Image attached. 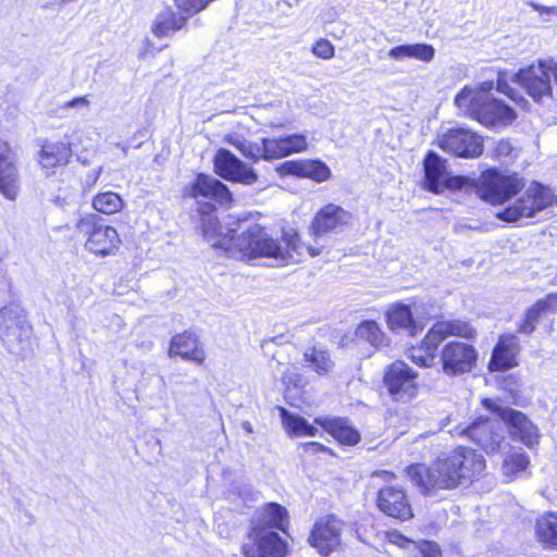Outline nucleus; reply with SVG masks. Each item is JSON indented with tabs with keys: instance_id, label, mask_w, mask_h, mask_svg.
Returning <instances> with one entry per match:
<instances>
[{
	"instance_id": "obj_1",
	"label": "nucleus",
	"mask_w": 557,
	"mask_h": 557,
	"mask_svg": "<svg viewBox=\"0 0 557 557\" xmlns=\"http://www.w3.org/2000/svg\"><path fill=\"white\" fill-rule=\"evenodd\" d=\"M213 209L210 203L201 209L202 234L212 247L222 248L234 258L245 261L269 259L280 265H289L300 262L306 252L311 257L322 252L319 247L306 246L293 227H284L281 237L274 238L248 215L228 216L221 225L211 214Z\"/></svg>"
},
{
	"instance_id": "obj_2",
	"label": "nucleus",
	"mask_w": 557,
	"mask_h": 557,
	"mask_svg": "<svg viewBox=\"0 0 557 557\" xmlns=\"http://www.w3.org/2000/svg\"><path fill=\"white\" fill-rule=\"evenodd\" d=\"M471 449L458 448L438 457L431 467L413 465L407 468V474L423 492L434 488H455L463 480H470L476 470H482L484 460L474 462Z\"/></svg>"
},
{
	"instance_id": "obj_3",
	"label": "nucleus",
	"mask_w": 557,
	"mask_h": 557,
	"mask_svg": "<svg viewBox=\"0 0 557 557\" xmlns=\"http://www.w3.org/2000/svg\"><path fill=\"white\" fill-rule=\"evenodd\" d=\"M550 72L557 83V64L547 66L542 60L531 64L518 73L498 71L495 89L511 100L518 102L523 99L519 87H522L536 101L550 94Z\"/></svg>"
},
{
	"instance_id": "obj_4",
	"label": "nucleus",
	"mask_w": 557,
	"mask_h": 557,
	"mask_svg": "<svg viewBox=\"0 0 557 557\" xmlns=\"http://www.w3.org/2000/svg\"><path fill=\"white\" fill-rule=\"evenodd\" d=\"M74 230L76 237L84 239V249L96 257L114 256L121 247L122 240L116 228L104 224L97 214L81 215Z\"/></svg>"
},
{
	"instance_id": "obj_5",
	"label": "nucleus",
	"mask_w": 557,
	"mask_h": 557,
	"mask_svg": "<svg viewBox=\"0 0 557 557\" xmlns=\"http://www.w3.org/2000/svg\"><path fill=\"white\" fill-rule=\"evenodd\" d=\"M424 178L425 187L435 194L448 189H468L473 187L476 190L479 197L487 201V174L486 171H482L478 180L466 176H454L449 177L446 161L442 159L437 153L430 151L424 159Z\"/></svg>"
},
{
	"instance_id": "obj_6",
	"label": "nucleus",
	"mask_w": 557,
	"mask_h": 557,
	"mask_svg": "<svg viewBox=\"0 0 557 557\" xmlns=\"http://www.w3.org/2000/svg\"><path fill=\"white\" fill-rule=\"evenodd\" d=\"M557 206V195L554 190L539 182H532L525 191L504 210L494 215L505 222H517L521 219L536 216L537 213Z\"/></svg>"
},
{
	"instance_id": "obj_7",
	"label": "nucleus",
	"mask_w": 557,
	"mask_h": 557,
	"mask_svg": "<svg viewBox=\"0 0 557 557\" xmlns=\"http://www.w3.org/2000/svg\"><path fill=\"white\" fill-rule=\"evenodd\" d=\"M474 330L466 322L440 321L436 322L425 335L421 347L412 348L410 359L420 367H431L436 358L435 351L438 345L448 336L470 338Z\"/></svg>"
},
{
	"instance_id": "obj_8",
	"label": "nucleus",
	"mask_w": 557,
	"mask_h": 557,
	"mask_svg": "<svg viewBox=\"0 0 557 557\" xmlns=\"http://www.w3.org/2000/svg\"><path fill=\"white\" fill-rule=\"evenodd\" d=\"M287 543L272 529L252 525L242 545L245 557H286Z\"/></svg>"
},
{
	"instance_id": "obj_9",
	"label": "nucleus",
	"mask_w": 557,
	"mask_h": 557,
	"mask_svg": "<svg viewBox=\"0 0 557 557\" xmlns=\"http://www.w3.org/2000/svg\"><path fill=\"white\" fill-rule=\"evenodd\" d=\"M30 336V326L20 307L10 305L0 311V337L8 348L20 354Z\"/></svg>"
},
{
	"instance_id": "obj_10",
	"label": "nucleus",
	"mask_w": 557,
	"mask_h": 557,
	"mask_svg": "<svg viewBox=\"0 0 557 557\" xmlns=\"http://www.w3.org/2000/svg\"><path fill=\"white\" fill-rule=\"evenodd\" d=\"M490 414L500 420L509 435L527 446L537 441V429L533 422L521 411L510 407H503L490 399Z\"/></svg>"
},
{
	"instance_id": "obj_11",
	"label": "nucleus",
	"mask_w": 557,
	"mask_h": 557,
	"mask_svg": "<svg viewBox=\"0 0 557 557\" xmlns=\"http://www.w3.org/2000/svg\"><path fill=\"white\" fill-rule=\"evenodd\" d=\"M21 187L17 151L8 140L0 138V194L7 200L15 201Z\"/></svg>"
},
{
	"instance_id": "obj_12",
	"label": "nucleus",
	"mask_w": 557,
	"mask_h": 557,
	"mask_svg": "<svg viewBox=\"0 0 557 557\" xmlns=\"http://www.w3.org/2000/svg\"><path fill=\"white\" fill-rule=\"evenodd\" d=\"M418 373L407 363L395 361L386 368L384 383L397 401H409L418 394Z\"/></svg>"
},
{
	"instance_id": "obj_13",
	"label": "nucleus",
	"mask_w": 557,
	"mask_h": 557,
	"mask_svg": "<svg viewBox=\"0 0 557 557\" xmlns=\"http://www.w3.org/2000/svg\"><path fill=\"white\" fill-rule=\"evenodd\" d=\"M344 522L335 516L319 519L311 530L309 543L318 553L327 557L336 552L342 544Z\"/></svg>"
},
{
	"instance_id": "obj_14",
	"label": "nucleus",
	"mask_w": 557,
	"mask_h": 557,
	"mask_svg": "<svg viewBox=\"0 0 557 557\" xmlns=\"http://www.w3.org/2000/svg\"><path fill=\"white\" fill-rule=\"evenodd\" d=\"M455 106L467 116L487 125V87L486 83L465 86L454 99Z\"/></svg>"
},
{
	"instance_id": "obj_15",
	"label": "nucleus",
	"mask_w": 557,
	"mask_h": 557,
	"mask_svg": "<svg viewBox=\"0 0 557 557\" xmlns=\"http://www.w3.org/2000/svg\"><path fill=\"white\" fill-rule=\"evenodd\" d=\"M483 138L463 128H453L438 137V146L457 157L474 158L483 151Z\"/></svg>"
},
{
	"instance_id": "obj_16",
	"label": "nucleus",
	"mask_w": 557,
	"mask_h": 557,
	"mask_svg": "<svg viewBox=\"0 0 557 557\" xmlns=\"http://www.w3.org/2000/svg\"><path fill=\"white\" fill-rule=\"evenodd\" d=\"M507 447L509 449L502 461L500 472L506 482H512L528 469L529 457L521 448L511 447L504 435L490 432V450L500 451Z\"/></svg>"
},
{
	"instance_id": "obj_17",
	"label": "nucleus",
	"mask_w": 557,
	"mask_h": 557,
	"mask_svg": "<svg viewBox=\"0 0 557 557\" xmlns=\"http://www.w3.org/2000/svg\"><path fill=\"white\" fill-rule=\"evenodd\" d=\"M213 164L215 173L224 180L244 185H252L258 180L251 166L224 148L216 151Z\"/></svg>"
},
{
	"instance_id": "obj_18",
	"label": "nucleus",
	"mask_w": 557,
	"mask_h": 557,
	"mask_svg": "<svg viewBox=\"0 0 557 557\" xmlns=\"http://www.w3.org/2000/svg\"><path fill=\"white\" fill-rule=\"evenodd\" d=\"M376 506L386 516L407 521L413 517L412 508L404 488L387 485L379 490Z\"/></svg>"
},
{
	"instance_id": "obj_19",
	"label": "nucleus",
	"mask_w": 557,
	"mask_h": 557,
	"mask_svg": "<svg viewBox=\"0 0 557 557\" xmlns=\"http://www.w3.org/2000/svg\"><path fill=\"white\" fill-rule=\"evenodd\" d=\"M443 371L449 375L469 372L475 363L476 352L468 344L448 343L442 351Z\"/></svg>"
},
{
	"instance_id": "obj_20",
	"label": "nucleus",
	"mask_w": 557,
	"mask_h": 557,
	"mask_svg": "<svg viewBox=\"0 0 557 557\" xmlns=\"http://www.w3.org/2000/svg\"><path fill=\"white\" fill-rule=\"evenodd\" d=\"M521 345L515 334L499 335L490 358V372L507 371L519 366Z\"/></svg>"
},
{
	"instance_id": "obj_21",
	"label": "nucleus",
	"mask_w": 557,
	"mask_h": 557,
	"mask_svg": "<svg viewBox=\"0 0 557 557\" xmlns=\"http://www.w3.org/2000/svg\"><path fill=\"white\" fill-rule=\"evenodd\" d=\"M524 186L517 173H500L490 169V203H503L517 195Z\"/></svg>"
},
{
	"instance_id": "obj_22",
	"label": "nucleus",
	"mask_w": 557,
	"mask_h": 557,
	"mask_svg": "<svg viewBox=\"0 0 557 557\" xmlns=\"http://www.w3.org/2000/svg\"><path fill=\"white\" fill-rule=\"evenodd\" d=\"M351 215L342 207L330 203L320 209L311 223V231L314 236H322L332 231L347 225Z\"/></svg>"
},
{
	"instance_id": "obj_23",
	"label": "nucleus",
	"mask_w": 557,
	"mask_h": 557,
	"mask_svg": "<svg viewBox=\"0 0 557 557\" xmlns=\"http://www.w3.org/2000/svg\"><path fill=\"white\" fill-rule=\"evenodd\" d=\"M281 175H295L322 183L331 177L330 168L319 160L286 161L277 168Z\"/></svg>"
},
{
	"instance_id": "obj_24",
	"label": "nucleus",
	"mask_w": 557,
	"mask_h": 557,
	"mask_svg": "<svg viewBox=\"0 0 557 557\" xmlns=\"http://www.w3.org/2000/svg\"><path fill=\"white\" fill-rule=\"evenodd\" d=\"M308 148L307 138L304 135H288L280 138H264V160L285 158L293 153H299Z\"/></svg>"
},
{
	"instance_id": "obj_25",
	"label": "nucleus",
	"mask_w": 557,
	"mask_h": 557,
	"mask_svg": "<svg viewBox=\"0 0 557 557\" xmlns=\"http://www.w3.org/2000/svg\"><path fill=\"white\" fill-rule=\"evenodd\" d=\"M193 15L188 12H175L171 7L166 5L160 10L150 26V30L157 38H165L171 34L181 30Z\"/></svg>"
},
{
	"instance_id": "obj_26",
	"label": "nucleus",
	"mask_w": 557,
	"mask_h": 557,
	"mask_svg": "<svg viewBox=\"0 0 557 557\" xmlns=\"http://www.w3.org/2000/svg\"><path fill=\"white\" fill-rule=\"evenodd\" d=\"M190 196L212 199L220 205H227L232 200V195L223 183L205 174L197 176L190 188Z\"/></svg>"
},
{
	"instance_id": "obj_27",
	"label": "nucleus",
	"mask_w": 557,
	"mask_h": 557,
	"mask_svg": "<svg viewBox=\"0 0 557 557\" xmlns=\"http://www.w3.org/2000/svg\"><path fill=\"white\" fill-rule=\"evenodd\" d=\"M71 158V144L63 141H47L41 146L38 162L41 169L54 172L58 166L66 165Z\"/></svg>"
},
{
	"instance_id": "obj_28",
	"label": "nucleus",
	"mask_w": 557,
	"mask_h": 557,
	"mask_svg": "<svg viewBox=\"0 0 557 557\" xmlns=\"http://www.w3.org/2000/svg\"><path fill=\"white\" fill-rule=\"evenodd\" d=\"M169 356H180L197 363H202L206 359V354L200 347L197 336L191 333L175 335L171 341Z\"/></svg>"
},
{
	"instance_id": "obj_29",
	"label": "nucleus",
	"mask_w": 557,
	"mask_h": 557,
	"mask_svg": "<svg viewBox=\"0 0 557 557\" xmlns=\"http://www.w3.org/2000/svg\"><path fill=\"white\" fill-rule=\"evenodd\" d=\"M557 306V296L548 295L529 308L523 320L518 325L519 333L531 334L542 318L553 313Z\"/></svg>"
},
{
	"instance_id": "obj_30",
	"label": "nucleus",
	"mask_w": 557,
	"mask_h": 557,
	"mask_svg": "<svg viewBox=\"0 0 557 557\" xmlns=\"http://www.w3.org/2000/svg\"><path fill=\"white\" fill-rule=\"evenodd\" d=\"M385 319L392 332L406 331L412 333L416 329L410 306L401 302L391 305L385 312Z\"/></svg>"
},
{
	"instance_id": "obj_31",
	"label": "nucleus",
	"mask_w": 557,
	"mask_h": 557,
	"mask_svg": "<svg viewBox=\"0 0 557 557\" xmlns=\"http://www.w3.org/2000/svg\"><path fill=\"white\" fill-rule=\"evenodd\" d=\"M327 433L344 445H355L360 441L357 430L348 424L344 419H315Z\"/></svg>"
},
{
	"instance_id": "obj_32",
	"label": "nucleus",
	"mask_w": 557,
	"mask_h": 557,
	"mask_svg": "<svg viewBox=\"0 0 557 557\" xmlns=\"http://www.w3.org/2000/svg\"><path fill=\"white\" fill-rule=\"evenodd\" d=\"M536 540L549 549H557V513L546 512L535 521Z\"/></svg>"
},
{
	"instance_id": "obj_33",
	"label": "nucleus",
	"mask_w": 557,
	"mask_h": 557,
	"mask_svg": "<svg viewBox=\"0 0 557 557\" xmlns=\"http://www.w3.org/2000/svg\"><path fill=\"white\" fill-rule=\"evenodd\" d=\"M288 523L287 510L275 503L268 504L259 513L256 521H252V525H263L274 531H285Z\"/></svg>"
},
{
	"instance_id": "obj_34",
	"label": "nucleus",
	"mask_w": 557,
	"mask_h": 557,
	"mask_svg": "<svg viewBox=\"0 0 557 557\" xmlns=\"http://www.w3.org/2000/svg\"><path fill=\"white\" fill-rule=\"evenodd\" d=\"M225 143L237 149L245 158L258 161L264 159L263 139L261 143H251L240 133H230Z\"/></svg>"
},
{
	"instance_id": "obj_35",
	"label": "nucleus",
	"mask_w": 557,
	"mask_h": 557,
	"mask_svg": "<svg viewBox=\"0 0 557 557\" xmlns=\"http://www.w3.org/2000/svg\"><path fill=\"white\" fill-rule=\"evenodd\" d=\"M225 143L237 149L245 158L258 161L264 159L263 139L261 143H251L240 133H230Z\"/></svg>"
},
{
	"instance_id": "obj_36",
	"label": "nucleus",
	"mask_w": 557,
	"mask_h": 557,
	"mask_svg": "<svg viewBox=\"0 0 557 557\" xmlns=\"http://www.w3.org/2000/svg\"><path fill=\"white\" fill-rule=\"evenodd\" d=\"M282 423L290 436H315L318 429L308 423V421L298 416L289 413L285 408H280Z\"/></svg>"
},
{
	"instance_id": "obj_37",
	"label": "nucleus",
	"mask_w": 557,
	"mask_h": 557,
	"mask_svg": "<svg viewBox=\"0 0 557 557\" xmlns=\"http://www.w3.org/2000/svg\"><path fill=\"white\" fill-rule=\"evenodd\" d=\"M517 113L509 106L497 99H490V129H500L511 125Z\"/></svg>"
},
{
	"instance_id": "obj_38",
	"label": "nucleus",
	"mask_w": 557,
	"mask_h": 557,
	"mask_svg": "<svg viewBox=\"0 0 557 557\" xmlns=\"http://www.w3.org/2000/svg\"><path fill=\"white\" fill-rule=\"evenodd\" d=\"M357 338L369 343L374 348H381L387 345V338L380 325L373 320L360 322L355 331Z\"/></svg>"
},
{
	"instance_id": "obj_39",
	"label": "nucleus",
	"mask_w": 557,
	"mask_h": 557,
	"mask_svg": "<svg viewBox=\"0 0 557 557\" xmlns=\"http://www.w3.org/2000/svg\"><path fill=\"white\" fill-rule=\"evenodd\" d=\"M124 205L122 197L111 190L97 194L91 201V206L97 212L107 215L120 212Z\"/></svg>"
},
{
	"instance_id": "obj_40",
	"label": "nucleus",
	"mask_w": 557,
	"mask_h": 557,
	"mask_svg": "<svg viewBox=\"0 0 557 557\" xmlns=\"http://www.w3.org/2000/svg\"><path fill=\"white\" fill-rule=\"evenodd\" d=\"M495 386L507 394V399L513 405H519L521 377L516 373H503L493 377Z\"/></svg>"
},
{
	"instance_id": "obj_41",
	"label": "nucleus",
	"mask_w": 557,
	"mask_h": 557,
	"mask_svg": "<svg viewBox=\"0 0 557 557\" xmlns=\"http://www.w3.org/2000/svg\"><path fill=\"white\" fill-rule=\"evenodd\" d=\"M456 434L472 441L478 447L485 449L487 444V419L480 418L463 429H457Z\"/></svg>"
},
{
	"instance_id": "obj_42",
	"label": "nucleus",
	"mask_w": 557,
	"mask_h": 557,
	"mask_svg": "<svg viewBox=\"0 0 557 557\" xmlns=\"http://www.w3.org/2000/svg\"><path fill=\"white\" fill-rule=\"evenodd\" d=\"M305 360L309 367L313 368L319 374L329 372L333 367V361L330 355L322 349L315 347L308 349L305 352Z\"/></svg>"
},
{
	"instance_id": "obj_43",
	"label": "nucleus",
	"mask_w": 557,
	"mask_h": 557,
	"mask_svg": "<svg viewBox=\"0 0 557 557\" xmlns=\"http://www.w3.org/2000/svg\"><path fill=\"white\" fill-rule=\"evenodd\" d=\"M409 58L423 62H430L434 59L435 49L426 44H412L408 45Z\"/></svg>"
},
{
	"instance_id": "obj_44",
	"label": "nucleus",
	"mask_w": 557,
	"mask_h": 557,
	"mask_svg": "<svg viewBox=\"0 0 557 557\" xmlns=\"http://www.w3.org/2000/svg\"><path fill=\"white\" fill-rule=\"evenodd\" d=\"M412 557H442L440 546L435 542H414L411 553Z\"/></svg>"
},
{
	"instance_id": "obj_45",
	"label": "nucleus",
	"mask_w": 557,
	"mask_h": 557,
	"mask_svg": "<svg viewBox=\"0 0 557 557\" xmlns=\"http://www.w3.org/2000/svg\"><path fill=\"white\" fill-rule=\"evenodd\" d=\"M311 52L319 59L331 60L335 55V47L330 40L320 38L313 44Z\"/></svg>"
},
{
	"instance_id": "obj_46",
	"label": "nucleus",
	"mask_w": 557,
	"mask_h": 557,
	"mask_svg": "<svg viewBox=\"0 0 557 557\" xmlns=\"http://www.w3.org/2000/svg\"><path fill=\"white\" fill-rule=\"evenodd\" d=\"M386 541L393 545H396L400 548L408 550L409 554L412 553V548L414 546V541L406 537L405 535L400 534L397 531L387 532Z\"/></svg>"
},
{
	"instance_id": "obj_47",
	"label": "nucleus",
	"mask_w": 557,
	"mask_h": 557,
	"mask_svg": "<svg viewBox=\"0 0 557 557\" xmlns=\"http://www.w3.org/2000/svg\"><path fill=\"white\" fill-rule=\"evenodd\" d=\"M512 146L508 140H499L494 148V158L503 163H507L512 159Z\"/></svg>"
},
{
	"instance_id": "obj_48",
	"label": "nucleus",
	"mask_w": 557,
	"mask_h": 557,
	"mask_svg": "<svg viewBox=\"0 0 557 557\" xmlns=\"http://www.w3.org/2000/svg\"><path fill=\"white\" fill-rule=\"evenodd\" d=\"M387 57L395 61H403L409 59L408 45L396 46L388 50Z\"/></svg>"
},
{
	"instance_id": "obj_49",
	"label": "nucleus",
	"mask_w": 557,
	"mask_h": 557,
	"mask_svg": "<svg viewBox=\"0 0 557 557\" xmlns=\"http://www.w3.org/2000/svg\"><path fill=\"white\" fill-rule=\"evenodd\" d=\"M90 104V101L87 97H76L67 102H65L64 108L72 109V108H88Z\"/></svg>"
},
{
	"instance_id": "obj_50",
	"label": "nucleus",
	"mask_w": 557,
	"mask_h": 557,
	"mask_svg": "<svg viewBox=\"0 0 557 557\" xmlns=\"http://www.w3.org/2000/svg\"><path fill=\"white\" fill-rule=\"evenodd\" d=\"M530 5L539 13L543 14H557V7H545L542 4H537L534 2H531Z\"/></svg>"
},
{
	"instance_id": "obj_51",
	"label": "nucleus",
	"mask_w": 557,
	"mask_h": 557,
	"mask_svg": "<svg viewBox=\"0 0 557 557\" xmlns=\"http://www.w3.org/2000/svg\"><path fill=\"white\" fill-rule=\"evenodd\" d=\"M372 479H381L385 482H391L393 479H394V474L392 472H388V471H385V470H381V471H375L373 472L372 474Z\"/></svg>"
},
{
	"instance_id": "obj_52",
	"label": "nucleus",
	"mask_w": 557,
	"mask_h": 557,
	"mask_svg": "<svg viewBox=\"0 0 557 557\" xmlns=\"http://www.w3.org/2000/svg\"><path fill=\"white\" fill-rule=\"evenodd\" d=\"M305 447H306L307 451H312V453L324 451L327 449L324 445L317 443V442L307 443Z\"/></svg>"
},
{
	"instance_id": "obj_53",
	"label": "nucleus",
	"mask_w": 557,
	"mask_h": 557,
	"mask_svg": "<svg viewBox=\"0 0 557 557\" xmlns=\"http://www.w3.org/2000/svg\"><path fill=\"white\" fill-rule=\"evenodd\" d=\"M101 173H102V168H98V169L94 170L91 173L88 174L87 182L90 185H94L100 177Z\"/></svg>"
},
{
	"instance_id": "obj_54",
	"label": "nucleus",
	"mask_w": 557,
	"mask_h": 557,
	"mask_svg": "<svg viewBox=\"0 0 557 557\" xmlns=\"http://www.w3.org/2000/svg\"><path fill=\"white\" fill-rule=\"evenodd\" d=\"M242 428L247 432V433H252L253 432V429H252V425L250 422L248 421H245L242 423Z\"/></svg>"
},
{
	"instance_id": "obj_55",
	"label": "nucleus",
	"mask_w": 557,
	"mask_h": 557,
	"mask_svg": "<svg viewBox=\"0 0 557 557\" xmlns=\"http://www.w3.org/2000/svg\"><path fill=\"white\" fill-rule=\"evenodd\" d=\"M169 380H170L171 384H183V382L178 380V375H176V374H172L169 377Z\"/></svg>"
},
{
	"instance_id": "obj_56",
	"label": "nucleus",
	"mask_w": 557,
	"mask_h": 557,
	"mask_svg": "<svg viewBox=\"0 0 557 557\" xmlns=\"http://www.w3.org/2000/svg\"><path fill=\"white\" fill-rule=\"evenodd\" d=\"M282 380L285 384H296V380H294L293 377H288L286 375Z\"/></svg>"
},
{
	"instance_id": "obj_57",
	"label": "nucleus",
	"mask_w": 557,
	"mask_h": 557,
	"mask_svg": "<svg viewBox=\"0 0 557 557\" xmlns=\"http://www.w3.org/2000/svg\"><path fill=\"white\" fill-rule=\"evenodd\" d=\"M483 406L487 407V399L482 400Z\"/></svg>"
},
{
	"instance_id": "obj_58",
	"label": "nucleus",
	"mask_w": 557,
	"mask_h": 557,
	"mask_svg": "<svg viewBox=\"0 0 557 557\" xmlns=\"http://www.w3.org/2000/svg\"><path fill=\"white\" fill-rule=\"evenodd\" d=\"M488 88L490 90L493 88L492 82H490Z\"/></svg>"
}]
</instances>
